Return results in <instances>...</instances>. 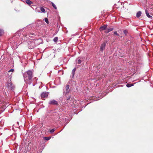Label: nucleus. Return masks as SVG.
Returning a JSON list of instances; mask_svg holds the SVG:
<instances>
[{"label":"nucleus","mask_w":153,"mask_h":153,"mask_svg":"<svg viewBox=\"0 0 153 153\" xmlns=\"http://www.w3.org/2000/svg\"><path fill=\"white\" fill-rule=\"evenodd\" d=\"M33 71L31 70L25 72L23 74L24 79L25 82L28 84L32 83L31 80L33 77Z\"/></svg>","instance_id":"1"},{"label":"nucleus","mask_w":153,"mask_h":153,"mask_svg":"<svg viewBox=\"0 0 153 153\" xmlns=\"http://www.w3.org/2000/svg\"><path fill=\"white\" fill-rule=\"evenodd\" d=\"M69 87V85H67L65 87L64 89L63 93L64 96H66L70 92Z\"/></svg>","instance_id":"2"},{"label":"nucleus","mask_w":153,"mask_h":153,"mask_svg":"<svg viewBox=\"0 0 153 153\" xmlns=\"http://www.w3.org/2000/svg\"><path fill=\"white\" fill-rule=\"evenodd\" d=\"M35 41H32L29 42L28 44V48L29 49H33L36 46L35 44Z\"/></svg>","instance_id":"3"},{"label":"nucleus","mask_w":153,"mask_h":153,"mask_svg":"<svg viewBox=\"0 0 153 153\" xmlns=\"http://www.w3.org/2000/svg\"><path fill=\"white\" fill-rule=\"evenodd\" d=\"M7 86L8 88L11 90H13L14 88V86L13 85L11 81H9V82L7 83Z\"/></svg>","instance_id":"4"},{"label":"nucleus","mask_w":153,"mask_h":153,"mask_svg":"<svg viewBox=\"0 0 153 153\" xmlns=\"http://www.w3.org/2000/svg\"><path fill=\"white\" fill-rule=\"evenodd\" d=\"M107 27V25H105L103 26H102L100 28V30L101 31L103 30H106Z\"/></svg>","instance_id":"5"},{"label":"nucleus","mask_w":153,"mask_h":153,"mask_svg":"<svg viewBox=\"0 0 153 153\" xmlns=\"http://www.w3.org/2000/svg\"><path fill=\"white\" fill-rule=\"evenodd\" d=\"M106 43L105 42H104L102 44L100 47V50L101 51H102L103 50L105 49V47L106 46Z\"/></svg>","instance_id":"6"},{"label":"nucleus","mask_w":153,"mask_h":153,"mask_svg":"<svg viewBox=\"0 0 153 153\" xmlns=\"http://www.w3.org/2000/svg\"><path fill=\"white\" fill-rule=\"evenodd\" d=\"M48 93L46 92H43L41 94V96L42 98H45L48 96Z\"/></svg>","instance_id":"7"},{"label":"nucleus","mask_w":153,"mask_h":153,"mask_svg":"<svg viewBox=\"0 0 153 153\" xmlns=\"http://www.w3.org/2000/svg\"><path fill=\"white\" fill-rule=\"evenodd\" d=\"M49 103L51 105H57L58 104V102L55 100H50Z\"/></svg>","instance_id":"8"},{"label":"nucleus","mask_w":153,"mask_h":153,"mask_svg":"<svg viewBox=\"0 0 153 153\" xmlns=\"http://www.w3.org/2000/svg\"><path fill=\"white\" fill-rule=\"evenodd\" d=\"M114 29V28L113 27H109L107 28L106 30L105 31V32L106 33H108L112 31Z\"/></svg>","instance_id":"9"},{"label":"nucleus","mask_w":153,"mask_h":153,"mask_svg":"<svg viewBox=\"0 0 153 153\" xmlns=\"http://www.w3.org/2000/svg\"><path fill=\"white\" fill-rule=\"evenodd\" d=\"M76 70V68H74L72 71V75H71V77L72 78L74 77V75L75 74V72Z\"/></svg>","instance_id":"10"},{"label":"nucleus","mask_w":153,"mask_h":153,"mask_svg":"<svg viewBox=\"0 0 153 153\" xmlns=\"http://www.w3.org/2000/svg\"><path fill=\"white\" fill-rule=\"evenodd\" d=\"M145 13L146 14V16L149 18H152V16L150 15L148 12L146 10H145Z\"/></svg>","instance_id":"11"},{"label":"nucleus","mask_w":153,"mask_h":153,"mask_svg":"<svg viewBox=\"0 0 153 153\" xmlns=\"http://www.w3.org/2000/svg\"><path fill=\"white\" fill-rule=\"evenodd\" d=\"M141 12L140 11H139L136 14V17L137 18H139L141 15Z\"/></svg>","instance_id":"12"},{"label":"nucleus","mask_w":153,"mask_h":153,"mask_svg":"<svg viewBox=\"0 0 153 153\" xmlns=\"http://www.w3.org/2000/svg\"><path fill=\"white\" fill-rule=\"evenodd\" d=\"M26 3L29 5H30L32 3V2L29 0H27L26 1Z\"/></svg>","instance_id":"13"},{"label":"nucleus","mask_w":153,"mask_h":153,"mask_svg":"<svg viewBox=\"0 0 153 153\" xmlns=\"http://www.w3.org/2000/svg\"><path fill=\"white\" fill-rule=\"evenodd\" d=\"M51 4H52V6L55 9H57V7L56 6V5L54 4V3L53 2H51Z\"/></svg>","instance_id":"14"},{"label":"nucleus","mask_w":153,"mask_h":153,"mask_svg":"<svg viewBox=\"0 0 153 153\" xmlns=\"http://www.w3.org/2000/svg\"><path fill=\"white\" fill-rule=\"evenodd\" d=\"M58 40V37H56L54 38L53 41L54 42H57Z\"/></svg>","instance_id":"15"},{"label":"nucleus","mask_w":153,"mask_h":153,"mask_svg":"<svg viewBox=\"0 0 153 153\" xmlns=\"http://www.w3.org/2000/svg\"><path fill=\"white\" fill-rule=\"evenodd\" d=\"M133 86V84H127L126 85V87H127L128 88L130 87Z\"/></svg>","instance_id":"16"},{"label":"nucleus","mask_w":153,"mask_h":153,"mask_svg":"<svg viewBox=\"0 0 153 153\" xmlns=\"http://www.w3.org/2000/svg\"><path fill=\"white\" fill-rule=\"evenodd\" d=\"M51 138V137H44V140H49Z\"/></svg>","instance_id":"17"},{"label":"nucleus","mask_w":153,"mask_h":153,"mask_svg":"<svg viewBox=\"0 0 153 153\" xmlns=\"http://www.w3.org/2000/svg\"><path fill=\"white\" fill-rule=\"evenodd\" d=\"M3 33V30L1 29H0V36H1L2 35Z\"/></svg>","instance_id":"18"},{"label":"nucleus","mask_w":153,"mask_h":153,"mask_svg":"<svg viewBox=\"0 0 153 153\" xmlns=\"http://www.w3.org/2000/svg\"><path fill=\"white\" fill-rule=\"evenodd\" d=\"M40 10H41V11L42 12H43V13H44V12H45V9H44V8H43L42 7H41V8H40Z\"/></svg>","instance_id":"19"},{"label":"nucleus","mask_w":153,"mask_h":153,"mask_svg":"<svg viewBox=\"0 0 153 153\" xmlns=\"http://www.w3.org/2000/svg\"><path fill=\"white\" fill-rule=\"evenodd\" d=\"M71 97V96L70 95H68V97H66L67 100L68 101H68L69 100H70Z\"/></svg>","instance_id":"20"},{"label":"nucleus","mask_w":153,"mask_h":153,"mask_svg":"<svg viewBox=\"0 0 153 153\" xmlns=\"http://www.w3.org/2000/svg\"><path fill=\"white\" fill-rule=\"evenodd\" d=\"M77 61V63L78 64H80L82 62V61L80 59H78Z\"/></svg>","instance_id":"21"},{"label":"nucleus","mask_w":153,"mask_h":153,"mask_svg":"<svg viewBox=\"0 0 153 153\" xmlns=\"http://www.w3.org/2000/svg\"><path fill=\"white\" fill-rule=\"evenodd\" d=\"M45 21L47 23V24H48L49 23V22H48V19L46 18L45 19Z\"/></svg>","instance_id":"22"},{"label":"nucleus","mask_w":153,"mask_h":153,"mask_svg":"<svg viewBox=\"0 0 153 153\" xmlns=\"http://www.w3.org/2000/svg\"><path fill=\"white\" fill-rule=\"evenodd\" d=\"M55 130V129L54 128L50 130V132L51 133H53L54 131Z\"/></svg>","instance_id":"23"},{"label":"nucleus","mask_w":153,"mask_h":153,"mask_svg":"<svg viewBox=\"0 0 153 153\" xmlns=\"http://www.w3.org/2000/svg\"><path fill=\"white\" fill-rule=\"evenodd\" d=\"M114 34L117 36H119V34L117 33L116 31H115L114 32Z\"/></svg>","instance_id":"24"},{"label":"nucleus","mask_w":153,"mask_h":153,"mask_svg":"<svg viewBox=\"0 0 153 153\" xmlns=\"http://www.w3.org/2000/svg\"><path fill=\"white\" fill-rule=\"evenodd\" d=\"M14 70L13 69H11L8 72H13L14 71Z\"/></svg>","instance_id":"25"},{"label":"nucleus","mask_w":153,"mask_h":153,"mask_svg":"<svg viewBox=\"0 0 153 153\" xmlns=\"http://www.w3.org/2000/svg\"><path fill=\"white\" fill-rule=\"evenodd\" d=\"M33 35V33H30V34H29V36L30 37H32V36H30V35Z\"/></svg>","instance_id":"26"},{"label":"nucleus","mask_w":153,"mask_h":153,"mask_svg":"<svg viewBox=\"0 0 153 153\" xmlns=\"http://www.w3.org/2000/svg\"><path fill=\"white\" fill-rule=\"evenodd\" d=\"M33 79L34 80H37V79L36 77H35Z\"/></svg>","instance_id":"27"},{"label":"nucleus","mask_w":153,"mask_h":153,"mask_svg":"<svg viewBox=\"0 0 153 153\" xmlns=\"http://www.w3.org/2000/svg\"><path fill=\"white\" fill-rule=\"evenodd\" d=\"M31 153V152H30V153Z\"/></svg>","instance_id":"28"}]
</instances>
